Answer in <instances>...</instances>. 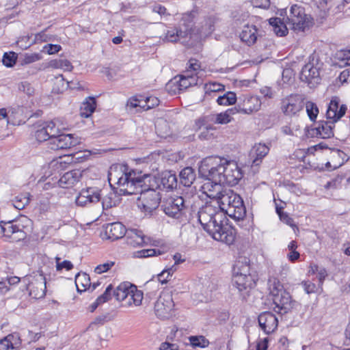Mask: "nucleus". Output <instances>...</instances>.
Returning a JSON list of instances; mask_svg holds the SVG:
<instances>
[{
	"label": "nucleus",
	"instance_id": "f257e3e1",
	"mask_svg": "<svg viewBox=\"0 0 350 350\" xmlns=\"http://www.w3.org/2000/svg\"><path fill=\"white\" fill-rule=\"evenodd\" d=\"M151 176H137L132 170L126 172L125 166L111 167L108 174L109 181L116 183L122 195H133L139 193L137 204L138 208L144 213L151 214L161 203V197L152 183Z\"/></svg>",
	"mask_w": 350,
	"mask_h": 350
},
{
	"label": "nucleus",
	"instance_id": "f03ea898",
	"mask_svg": "<svg viewBox=\"0 0 350 350\" xmlns=\"http://www.w3.org/2000/svg\"><path fill=\"white\" fill-rule=\"evenodd\" d=\"M198 218L203 229L215 240L227 245H231L235 240V230L231 226L224 224L226 219L221 210L219 202H206L199 208Z\"/></svg>",
	"mask_w": 350,
	"mask_h": 350
},
{
	"label": "nucleus",
	"instance_id": "7ed1b4c3",
	"mask_svg": "<svg viewBox=\"0 0 350 350\" xmlns=\"http://www.w3.org/2000/svg\"><path fill=\"white\" fill-rule=\"evenodd\" d=\"M31 226V220L26 216H21L14 220L1 221L0 234L6 241L18 242L26 238Z\"/></svg>",
	"mask_w": 350,
	"mask_h": 350
},
{
	"label": "nucleus",
	"instance_id": "20e7f679",
	"mask_svg": "<svg viewBox=\"0 0 350 350\" xmlns=\"http://www.w3.org/2000/svg\"><path fill=\"white\" fill-rule=\"evenodd\" d=\"M269 294L275 305V311L280 313H287L298 304L293 301L291 295L276 278H270L268 280Z\"/></svg>",
	"mask_w": 350,
	"mask_h": 350
},
{
	"label": "nucleus",
	"instance_id": "39448f33",
	"mask_svg": "<svg viewBox=\"0 0 350 350\" xmlns=\"http://www.w3.org/2000/svg\"><path fill=\"white\" fill-rule=\"evenodd\" d=\"M221 210L225 211L229 217L237 220L244 218L246 215V208L241 197L232 190L224 191L217 200Z\"/></svg>",
	"mask_w": 350,
	"mask_h": 350
},
{
	"label": "nucleus",
	"instance_id": "423d86ee",
	"mask_svg": "<svg viewBox=\"0 0 350 350\" xmlns=\"http://www.w3.org/2000/svg\"><path fill=\"white\" fill-rule=\"evenodd\" d=\"M286 23L294 31H304L313 25V18L307 14L305 8L300 4L291 6Z\"/></svg>",
	"mask_w": 350,
	"mask_h": 350
},
{
	"label": "nucleus",
	"instance_id": "0eeeda50",
	"mask_svg": "<svg viewBox=\"0 0 350 350\" xmlns=\"http://www.w3.org/2000/svg\"><path fill=\"white\" fill-rule=\"evenodd\" d=\"M224 158L208 157L204 159L199 167V173L207 180L223 183Z\"/></svg>",
	"mask_w": 350,
	"mask_h": 350
},
{
	"label": "nucleus",
	"instance_id": "6e6552de",
	"mask_svg": "<svg viewBox=\"0 0 350 350\" xmlns=\"http://www.w3.org/2000/svg\"><path fill=\"white\" fill-rule=\"evenodd\" d=\"M26 285V289L33 298L39 299L46 294V282L43 272L38 270L32 274L27 275L22 279Z\"/></svg>",
	"mask_w": 350,
	"mask_h": 350
},
{
	"label": "nucleus",
	"instance_id": "1a4fd4ad",
	"mask_svg": "<svg viewBox=\"0 0 350 350\" xmlns=\"http://www.w3.org/2000/svg\"><path fill=\"white\" fill-rule=\"evenodd\" d=\"M174 302L172 295L168 292H163L154 304V312L161 319H167L174 313Z\"/></svg>",
	"mask_w": 350,
	"mask_h": 350
},
{
	"label": "nucleus",
	"instance_id": "9d476101",
	"mask_svg": "<svg viewBox=\"0 0 350 350\" xmlns=\"http://www.w3.org/2000/svg\"><path fill=\"white\" fill-rule=\"evenodd\" d=\"M304 106V98L301 95L291 94L282 100L280 108L285 116L292 117L298 116Z\"/></svg>",
	"mask_w": 350,
	"mask_h": 350
},
{
	"label": "nucleus",
	"instance_id": "9b49d317",
	"mask_svg": "<svg viewBox=\"0 0 350 350\" xmlns=\"http://www.w3.org/2000/svg\"><path fill=\"white\" fill-rule=\"evenodd\" d=\"M161 206L164 213L169 217L179 218L186 208V204L183 197L171 196L164 199Z\"/></svg>",
	"mask_w": 350,
	"mask_h": 350
},
{
	"label": "nucleus",
	"instance_id": "f8f14e48",
	"mask_svg": "<svg viewBox=\"0 0 350 350\" xmlns=\"http://www.w3.org/2000/svg\"><path fill=\"white\" fill-rule=\"evenodd\" d=\"M223 185L234 186L243 178V172L234 161H229L224 158Z\"/></svg>",
	"mask_w": 350,
	"mask_h": 350
},
{
	"label": "nucleus",
	"instance_id": "ddd939ff",
	"mask_svg": "<svg viewBox=\"0 0 350 350\" xmlns=\"http://www.w3.org/2000/svg\"><path fill=\"white\" fill-rule=\"evenodd\" d=\"M232 285L239 293L243 299H246L251 290L255 286L256 282L254 275H233Z\"/></svg>",
	"mask_w": 350,
	"mask_h": 350
},
{
	"label": "nucleus",
	"instance_id": "4468645a",
	"mask_svg": "<svg viewBox=\"0 0 350 350\" xmlns=\"http://www.w3.org/2000/svg\"><path fill=\"white\" fill-rule=\"evenodd\" d=\"M100 190L96 187L83 189L75 200L76 204L85 206L99 202L101 200Z\"/></svg>",
	"mask_w": 350,
	"mask_h": 350
},
{
	"label": "nucleus",
	"instance_id": "2eb2a0df",
	"mask_svg": "<svg viewBox=\"0 0 350 350\" xmlns=\"http://www.w3.org/2000/svg\"><path fill=\"white\" fill-rule=\"evenodd\" d=\"M79 143V139L75 137L74 135L62 134L51 139L50 148L54 150L68 149L77 146Z\"/></svg>",
	"mask_w": 350,
	"mask_h": 350
},
{
	"label": "nucleus",
	"instance_id": "dca6fc26",
	"mask_svg": "<svg viewBox=\"0 0 350 350\" xmlns=\"http://www.w3.org/2000/svg\"><path fill=\"white\" fill-rule=\"evenodd\" d=\"M159 103L156 97H146L145 100H142L133 96L128 100L126 107L130 111L135 109V112H141L157 106Z\"/></svg>",
	"mask_w": 350,
	"mask_h": 350
},
{
	"label": "nucleus",
	"instance_id": "f3484780",
	"mask_svg": "<svg viewBox=\"0 0 350 350\" xmlns=\"http://www.w3.org/2000/svg\"><path fill=\"white\" fill-rule=\"evenodd\" d=\"M300 79L307 83L311 88L320 83L319 68L314 66L313 63L306 64L301 70Z\"/></svg>",
	"mask_w": 350,
	"mask_h": 350
},
{
	"label": "nucleus",
	"instance_id": "a211bd4d",
	"mask_svg": "<svg viewBox=\"0 0 350 350\" xmlns=\"http://www.w3.org/2000/svg\"><path fill=\"white\" fill-rule=\"evenodd\" d=\"M258 321L260 327L266 334L273 333L278 325L277 317L271 312H264L260 314Z\"/></svg>",
	"mask_w": 350,
	"mask_h": 350
},
{
	"label": "nucleus",
	"instance_id": "6ab92c4d",
	"mask_svg": "<svg viewBox=\"0 0 350 350\" xmlns=\"http://www.w3.org/2000/svg\"><path fill=\"white\" fill-rule=\"evenodd\" d=\"M150 183H152L157 189L161 188L163 189H173L176 188L177 178L175 174L170 172H165L161 174L160 178L151 176Z\"/></svg>",
	"mask_w": 350,
	"mask_h": 350
},
{
	"label": "nucleus",
	"instance_id": "aec40b11",
	"mask_svg": "<svg viewBox=\"0 0 350 350\" xmlns=\"http://www.w3.org/2000/svg\"><path fill=\"white\" fill-rule=\"evenodd\" d=\"M334 123H332V120L320 121L317 127L312 129L308 131V135L311 137H320L323 139H328L334 137Z\"/></svg>",
	"mask_w": 350,
	"mask_h": 350
},
{
	"label": "nucleus",
	"instance_id": "412c9836",
	"mask_svg": "<svg viewBox=\"0 0 350 350\" xmlns=\"http://www.w3.org/2000/svg\"><path fill=\"white\" fill-rule=\"evenodd\" d=\"M127 244L133 247H142L148 244L149 239L146 237L144 232L138 229L132 228L126 230V234Z\"/></svg>",
	"mask_w": 350,
	"mask_h": 350
},
{
	"label": "nucleus",
	"instance_id": "4be33fe9",
	"mask_svg": "<svg viewBox=\"0 0 350 350\" xmlns=\"http://www.w3.org/2000/svg\"><path fill=\"white\" fill-rule=\"evenodd\" d=\"M193 14L192 13H185L183 15L180 21L178 27L176 28L179 32V36L182 38L192 37L194 29Z\"/></svg>",
	"mask_w": 350,
	"mask_h": 350
},
{
	"label": "nucleus",
	"instance_id": "5701e85b",
	"mask_svg": "<svg viewBox=\"0 0 350 350\" xmlns=\"http://www.w3.org/2000/svg\"><path fill=\"white\" fill-rule=\"evenodd\" d=\"M260 105V100L257 96H247L243 97L242 103H239V109L241 111V113L250 114L254 111H257Z\"/></svg>",
	"mask_w": 350,
	"mask_h": 350
},
{
	"label": "nucleus",
	"instance_id": "b1692460",
	"mask_svg": "<svg viewBox=\"0 0 350 350\" xmlns=\"http://www.w3.org/2000/svg\"><path fill=\"white\" fill-rule=\"evenodd\" d=\"M82 177V172L79 170H73L66 172L58 180L59 187L69 188L78 183Z\"/></svg>",
	"mask_w": 350,
	"mask_h": 350
},
{
	"label": "nucleus",
	"instance_id": "393cba45",
	"mask_svg": "<svg viewBox=\"0 0 350 350\" xmlns=\"http://www.w3.org/2000/svg\"><path fill=\"white\" fill-rule=\"evenodd\" d=\"M105 234L111 241L122 238L126 234V228L120 222L107 224L105 228Z\"/></svg>",
	"mask_w": 350,
	"mask_h": 350
},
{
	"label": "nucleus",
	"instance_id": "a878e982",
	"mask_svg": "<svg viewBox=\"0 0 350 350\" xmlns=\"http://www.w3.org/2000/svg\"><path fill=\"white\" fill-rule=\"evenodd\" d=\"M258 36V29L256 25L246 24L243 26L239 36L243 42L247 46H252L256 43Z\"/></svg>",
	"mask_w": 350,
	"mask_h": 350
},
{
	"label": "nucleus",
	"instance_id": "bb28decb",
	"mask_svg": "<svg viewBox=\"0 0 350 350\" xmlns=\"http://www.w3.org/2000/svg\"><path fill=\"white\" fill-rule=\"evenodd\" d=\"M233 120L232 117H230L225 111L216 114H210L199 118V123L206 124L211 123L226 124Z\"/></svg>",
	"mask_w": 350,
	"mask_h": 350
},
{
	"label": "nucleus",
	"instance_id": "cd10ccee",
	"mask_svg": "<svg viewBox=\"0 0 350 350\" xmlns=\"http://www.w3.org/2000/svg\"><path fill=\"white\" fill-rule=\"evenodd\" d=\"M269 148L265 144H258L255 145L250 152L252 159V166H258L262 162V159L268 154Z\"/></svg>",
	"mask_w": 350,
	"mask_h": 350
},
{
	"label": "nucleus",
	"instance_id": "c85d7f7f",
	"mask_svg": "<svg viewBox=\"0 0 350 350\" xmlns=\"http://www.w3.org/2000/svg\"><path fill=\"white\" fill-rule=\"evenodd\" d=\"M221 185L223 183H213V180H208L202 185L204 192L210 198L219 199V196L224 193L221 191Z\"/></svg>",
	"mask_w": 350,
	"mask_h": 350
},
{
	"label": "nucleus",
	"instance_id": "c756f323",
	"mask_svg": "<svg viewBox=\"0 0 350 350\" xmlns=\"http://www.w3.org/2000/svg\"><path fill=\"white\" fill-rule=\"evenodd\" d=\"M215 18L208 17L206 18L198 31V38L201 40L211 35L215 30Z\"/></svg>",
	"mask_w": 350,
	"mask_h": 350
},
{
	"label": "nucleus",
	"instance_id": "7c9ffc66",
	"mask_svg": "<svg viewBox=\"0 0 350 350\" xmlns=\"http://www.w3.org/2000/svg\"><path fill=\"white\" fill-rule=\"evenodd\" d=\"M269 21L277 36H284L288 33L287 26L288 25L286 23V21L282 20L280 17H273Z\"/></svg>",
	"mask_w": 350,
	"mask_h": 350
},
{
	"label": "nucleus",
	"instance_id": "2f4dec72",
	"mask_svg": "<svg viewBox=\"0 0 350 350\" xmlns=\"http://www.w3.org/2000/svg\"><path fill=\"white\" fill-rule=\"evenodd\" d=\"M129 296L126 304L128 305L134 304L136 306H140L143 299V292L137 290V286L129 284Z\"/></svg>",
	"mask_w": 350,
	"mask_h": 350
},
{
	"label": "nucleus",
	"instance_id": "473e14b6",
	"mask_svg": "<svg viewBox=\"0 0 350 350\" xmlns=\"http://www.w3.org/2000/svg\"><path fill=\"white\" fill-rule=\"evenodd\" d=\"M252 275L250 273V265L249 261L244 258L243 260H239L233 267V275Z\"/></svg>",
	"mask_w": 350,
	"mask_h": 350
},
{
	"label": "nucleus",
	"instance_id": "72a5a7b5",
	"mask_svg": "<svg viewBox=\"0 0 350 350\" xmlns=\"http://www.w3.org/2000/svg\"><path fill=\"white\" fill-rule=\"evenodd\" d=\"M180 180L185 187H190L196 179L194 170L191 167H185L180 172Z\"/></svg>",
	"mask_w": 350,
	"mask_h": 350
},
{
	"label": "nucleus",
	"instance_id": "f704fd0d",
	"mask_svg": "<svg viewBox=\"0 0 350 350\" xmlns=\"http://www.w3.org/2000/svg\"><path fill=\"white\" fill-rule=\"evenodd\" d=\"M96 107V99L94 97H89L84 101L81 107V116L83 118L90 117L95 111Z\"/></svg>",
	"mask_w": 350,
	"mask_h": 350
},
{
	"label": "nucleus",
	"instance_id": "c9c22d12",
	"mask_svg": "<svg viewBox=\"0 0 350 350\" xmlns=\"http://www.w3.org/2000/svg\"><path fill=\"white\" fill-rule=\"evenodd\" d=\"M196 126L198 129L200 130L202 128H204V131H202L199 134V138L201 139H208L213 137V131L215 130V127L211 124V123L202 124L199 123V119L196 120Z\"/></svg>",
	"mask_w": 350,
	"mask_h": 350
},
{
	"label": "nucleus",
	"instance_id": "e433bc0d",
	"mask_svg": "<svg viewBox=\"0 0 350 350\" xmlns=\"http://www.w3.org/2000/svg\"><path fill=\"white\" fill-rule=\"evenodd\" d=\"M75 284L79 292L85 291L90 288L91 282L89 275L83 273H78L75 277Z\"/></svg>",
	"mask_w": 350,
	"mask_h": 350
},
{
	"label": "nucleus",
	"instance_id": "4c0bfd02",
	"mask_svg": "<svg viewBox=\"0 0 350 350\" xmlns=\"http://www.w3.org/2000/svg\"><path fill=\"white\" fill-rule=\"evenodd\" d=\"M101 200L103 209H108L113 206H116L120 202V198L118 196L112 191L101 198Z\"/></svg>",
	"mask_w": 350,
	"mask_h": 350
},
{
	"label": "nucleus",
	"instance_id": "58836bf2",
	"mask_svg": "<svg viewBox=\"0 0 350 350\" xmlns=\"http://www.w3.org/2000/svg\"><path fill=\"white\" fill-rule=\"evenodd\" d=\"M339 98L334 97L331 100L326 112V117L327 120H332V123L336 122L337 113L338 111Z\"/></svg>",
	"mask_w": 350,
	"mask_h": 350
},
{
	"label": "nucleus",
	"instance_id": "ea45409f",
	"mask_svg": "<svg viewBox=\"0 0 350 350\" xmlns=\"http://www.w3.org/2000/svg\"><path fill=\"white\" fill-rule=\"evenodd\" d=\"M31 195L29 193H21L12 200V204L18 210L23 209L30 201Z\"/></svg>",
	"mask_w": 350,
	"mask_h": 350
},
{
	"label": "nucleus",
	"instance_id": "a19ab883",
	"mask_svg": "<svg viewBox=\"0 0 350 350\" xmlns=\"http://www.w3.org/2000/svg\"><path fill=\"white\" fill-rule=\"evenodd\" d=\"M284 208V206L279 205L275 202V211L280 217V219L291 227H296L293 219L291 218L287 213L282 211Z\"/></svg>",
	"mask_w": 350,
	"mask_h": 350
},
{
	"label": "nucleus",
	"instance_id": "79ce46f5",
	"mask_svg": "<svg viewBox=\"0 0 350 350\" xmlns=\"http://www.w3.org/2000/svg\"><path fill=\"white\" fill-rule=\"evenodd\" d=\"M130 284H121L114 291V296L118 301H127L129 296V286Z\"/></svg>",
	"mask_w": 350,
	"mask_h": 350
},
{
	"label": "nucleus",
	"instance_id": "37998d69",
	"mask_svg": "<svg viewBox=\"0 0 350 350\" xmlns=\"http://www.w3.org/2000/svg\"><path fill=\"white\" fill-rule=\"evenodd\" d=\"M237 101V96L235 93L232 92H228L222 96H220L217 99V103L219 105H233Z\"/></svg>",
	"mask_w": 350,
	"mask_h": 350
},
{
	"label": "nucleus",
	"instance_id": "c03bdc74",
	"mask_svg": "<svg viewBox=\"0 0 350 350\" xmlns=\"http://www.w3.org/2000/svg\"><path fill=\"white\" fill-rule=\"evenodd\" d=\"M179 90H186L187 88L196 84V79L190 75H183L178 81Z\"/></svg>",
	"mask_w": 350,
	"mask_h": 350
},
{
	"label": "nucleus",
	"instance_id": "a18cd8bd",
	"mask_svg": "<svg viewBox=\"0 0 350 350\" xmlns=\"http://www.w3.org/2000/svg\"><path fill=\"white\" fill-rule=\"evenodd\" d=\"M162 254V252L159 250L156 249H146V250H142L139 251H137L134 253V256L135 258H148V257H152L154 256L161 255Z\"/></svg>",
	"mask_w": 350,
	"mask_h": 350
},
{
	"label": "nucleus",
	"instance_id": "49530a36",
	"mask_svg": "<svg viewBox=\"0 0 350 350\" xmlns=\"http://www.w3.org/2000/svg\"><path fill=\"white\" fill-rule=\"evenodd\" d=\"M52 67L55 68H62L65 70L70 71L72 68L71 63L67 59H55L50 62Z\"/></svg>",
	"mask_w": 350,
	"mask_h": 350
},
{
	"label": "nucleus",
	"instance_id": "de8ad7c7",
	"mask_svg": "<svg viewBox=\"0 0 350 350\" xmlns=\"http://www.w3.org/2000/svg\"><path fill=\"white\" fill-rule=\"evenodd\" d=\"M305 105L309 118L310 120L314 121L319 113V109L317 105L311 101H308Z\"/></svg>",
	"mask_w": 350,
	"mask_h": 350
},
{
	"label": "nucleus",
	"instance_id": "09e8293b",
	"mask_svg": "<svg viewBox=\"0 0 350 350\" xmlns=\"http://www.w3.org/2000/svg\"><path fill=\"white\" fill-rule=\"evenodd\" d=\"M16 58L17 56L14 52L5 53L2 59L3 64L6 67H12L16 64Z\"/></svg>",
	"mask_w": 350,
	"mask_h": 350
},
{
	"label": "nucleus",
	"instance_id": "8fccbe9b",
	"mask_svg": "<svg viewBox=\"0 0 350 350\" xmlns=\"http://www.w3.org/2000/svg\"><path fill=\"white\" fill-rule=\"evenodd\" d=\"M224 88L225 86L221 83L213 82L206 83L205 85L204 89L206 94H210L211 92H218L223 91L224 90Z\"/></svg>",
	"mask_w": 350,
	"mask_h": 350
},
{
	"label": "nucleus",
	"instance_id": "3c124183",
	"mask_svg": "<svg viewBox=\"0 0 350 350\" xmlns=\"http://www.w3.org/2000/svg\"><path fill=\"white\" fill-rule=\"evenodd\" d=\"M44 128L49 133L51 139L55 137L59 132V129L56 127L55 124L53 121L44 122L43 124Z\"/></svg>",
	"mask_w": 350,
	"mask_h": 350
},
{
	"label": "nucleus",
	"instance_id": "603ef678",
	"mask_svg": "<svg viewBox=\"0 0 350 350\" xmlns=\"http://www.w3.org/2000/svg\"><path fill=\"white\" fill-rule=\"evenodd\" d=\"M18 90L20 92L25 93L28 96H32L34 94V88L31 84L27 81H22L18 84Z\"/></svg>",
	"mask_w": 350,
	"mask_h": 350
},
{
	"label": "nucleus",
	"instance_id": "864d4df0",
	"mask_svg": "<svg viewBox=\"0 0 350 350\" xmlns=\"http://www.w3.org/2000/svg\"><path fill=\"white\" fill-rule=\"evenodd\" d=\"M112 285L109 284L105 289V292L101 295L97 297L95 301L98 303V306L107 302L111 299V292L112 291Z\"/></svg>",
	"mask_w": 350,
	"mask_h": 350
},
{
	"label": "nucleus",
	"instance_id": "5fc2aeb1",
	"mask_svg": "<svg viewBox=\"0 0 350 350\" xmlns=\"http://www.w3.org/2000/svg\"><path fill=\"white\" fill-rule=\"evenodd\" d=\"M35 137L37 141L42 142L46 140H49V144H51V137L49 135V133L45 130L44 126H42L41 129H38L35 133Z\"/></svg>",
	"mask_w": 350,
	"mask_h": 350
},
{
	"label": "nucleus",
	"instance_id": "6e6d98bb",
	"mask_svg": "<svg viewBox=\"0 0 350 350\" xmlns=\"http://www.w3.org/2000/svg\"><path fill=\"white\" fill-rule=\"evenodd\" d=\"M55 36L51 34H47L46 30L42 31L35 35V40L36 42H49L53 41Z\"/></svg>",
	"mask_w": 350,
	"mask_h": 350
},
{
	"label": "nucleus",
	"instance_id": "4d7b16f0",
	"mask_svg": "<svg viewBox=\"0 0 350 350\" xmlns=\"http://www.w3.org/2000/svg\"><path fill=\"white\" fill-rule=\"evenodd\" d=\"M56 269L57 271H61L63 269H65L67 271L71 270L73 268V265L72 262L69 260H64L62 262H59L60 258L56 257Z\"/></svg>",
	"mask_w": 350,
	"mask_h": 350
},
{
	"label": "nucleus",
	"instance_id": "13d9d810",
	"mask_svg": "<svg viewBox=\"0 0 350 350\" xmlns=\"http://www.w3.org/2000/svg\"><path fill=\"white\" fill-rule=\"evenodd\" d=\"M7 336L8 337V340H10L12 342V345L14 348L18 349L22 343L20 334L17 332H14L8 334Z\"/></svg>",
	"mask_w": 350,
	"mask_h": 350
},
{
	"label": "nucleus",
	"instance_id": "bf43d9fd",
	"mask_svg": "<svg viewBox=\"0 0 350 350\" xmlns=\"http://www.w3.org/2000/svg\"><path fill=\"white\" fill-rule=\"evenodd\" d=\"M180 36H179V32L178 31V29L176 28L170 29L167 31L165 39L168 42H176L180 39Z\"/></svg>",
	"mask_w": 350,
	"mask_h": 350
},
{
	"label": "nucleus",
	"instance_id": "052dcab7",
	"mask_svg": "<svg viewBox=\"0 0 350 350\" xmlns=\"http://www.w3.org/2000/svg\"><path fill=\"white\" fill-rule=\"evenodd\" d=\"M301 285L307 294L314 293L317 291L318 287L311 281H303Z\"/></svg>",
	"mask_w": 350,
	"mask_h": 350
},
{
	"label": "nucleus",
	"instance_id": "680f3d73",
	"mask_svg": "<svg viewBox=\"0 0 350 350\" xmlns=\"http://www.w3.org/2000/svg\"><path fill=\"white\" fill-rule=\"evenodd\" d=\"M115 262L113 261H108L103 264L99 265L94 269V272L98 274H101L109 270L113 265Z\"/></svg>",
	"mask_w": 350,
	"mask_h": 350
},
{
	"label": "nucleus",
	"instance_id": "e2e57ef3",
	"mask_svg": "<svg viewBox=\"0 0 350 350\" xmlns=\"http://www.w3.org/2000/svg\"><path fill=\"white\" fill-rule=\"evenodd\" d=\"M40 55L38 53L25 54L23 59V63L25 64H31L40 60Z\"/></svg>",
	"mask_w": 350,
	"mask_h": 350
},
{
	"label": "nucleus",
	"instance_id": "0e129e2a",
	"mask_svg": "<svg viewBox=\"0 0 350 350\" xmlns=\"http://www.w3.org/2000/svg\"><path fill=\"white\" fill-rule=\"evenodd\" d=\"M47 53L50 55L55 54L62 49V46L59 44H49L44 46Z\"/></svg>",
	"mask_w": 350,
	"mask_h": 350
},
{
	"label": "nucleus",
	"instance_id": "69168bd1",
	"mask_svg": "<svg viewBox=\"0 0 350 350\" xmlns=\"http://www.w3.org/2000/svg\"><path fill=\"white\" fill-rule=\"evenodd\" d=\"M253 3L256 7L264 9H268L270 6V0H253Z\"/></svg>",
	"mask_w": 350,
	"mask_h": 350
},
{
	"label": "nucleus",
	"instance_id": "338daca9",
	"mask_svg": "<svg viewBox=\"0 0 350 350\" xmlns=\"http://www.w3.org/2000/svg\"><path fill=\"white\" fill-rule=\"evenodd\" d=\"M8 337L6 336L0 340V345L3 346V350L14 349L12 345V342L8 340Z\"/></svg>",
	"mask_w": 350,
	"mask_h": 350
},
{
	"label": "nucleus",
	"instance_id": "774afa93",
	"mask_svg": "<svg viewBox=\"0 0 350 350\" xmlns=\"http://www.w3.org/2000/svg\"><path fill=\"white\" fill-rule=\"evenodd\" d=\"M160 350H178V345L167 342H162L159 347Z\"/></svg>",
	"mask_w": 350,
	"mask_h": 350
}]
</instances>
